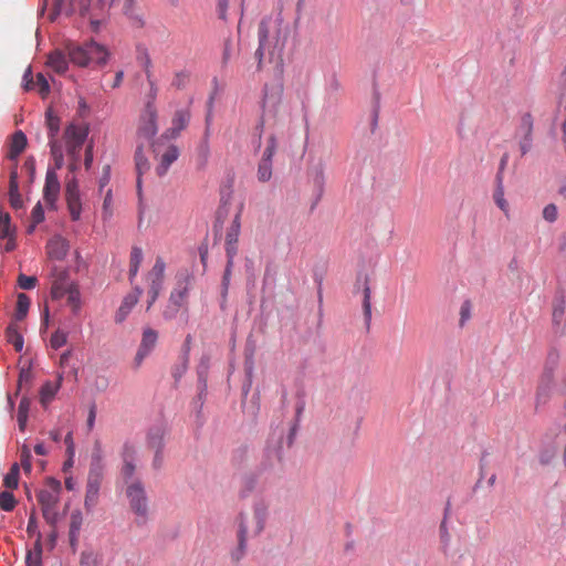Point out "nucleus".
Here are the masks:
<instances>
[{"instance_id":"18","label":"nucleus","mask_w":566,"mask_h":566,"mask_svg":"<svg viewBox=\"0 0 566 566\" xmlns=\"http://www.w3.org/2000/svg\"><path fill=\"white\" fill-rule=\"evenodd\" d=\"M56 168L46 171L43 197L48 205L53 206L60 192V181L55 172Z\"/></svg>"},{"instance_id":"34","label":"nucleus","mask_w":566,"mask_h":566,"mask_svg":"<svg viewBox=\"0 0 566 566\" xmlns=\"http://www.w3.org/2000/svg\"><path fill=\"white\" fill-rule=\"evenodd\" d=\"M166 264L163 258L158 256L153 269L147 273V282H164Z\"/></svg>"},{"instance_id":"4","label":"nucleus","mask_w":566,"mask_h":566,"mask_svg":"<svg viewBox=\"0 0 566 566\" xmlns=\"http://www.w3.org/2000/svg\"><path fill=\"white\" fill-rule=\"evenodd\" d=\"M61 484L57 481L53 482V486L50 490H41L38 494V501L41 505L42 515L46 523L53 528L60 520L57 504L60 500Z\"/></svg>"},{"instance_id":"44","label":"nucleus","mask_w":566,"mask_h":566,"mask_svg":"<svg viewBox=\"0 0 566 566\" xmlns=\"http://www.w3.org/2000/svg\"><path fill=\"white\" fill-rule=\"evenodd\" d=\"M189 343H190V336H187L186 346H189ZM188 350H189V347H187V349L182 356L181 364L175 366L172 369V377L176 380H179L184 376V374L186 373V370L188 368Z\"/></svg>"},{"instance_id":"48","label":"nucleus","mask_w":566,"mask_h":566,"mask_svg":"<svg viewBox=\"0 0 566 566\" xmlns=\"http://www.w3.org/2000/svg\"><path fill=\"white\" fill-rule=\"evenodd\" d=\"M67 342V333L61 329L55 331L50 339L51 347L59 349Z\"/></svg>"},{"instance_id":"41","label":"nucleus","mask_w":566,"mask_h":566,"mask_svg":"<svg viewBox=\"0 0 566 566\" xmlns=\"http://www.w3.org/2000/svg\"><path fill=\"white\" fill-rule=\"evenodd\" d=\"M41 534H38V538L34 545V552H30L27 556V566H41Z\"/></svg>"},{"instance_id":"49","label":"nucleus","mask_w":566,"mask_h":566,"mask_svg":"<svg viewBox=\"0 0 566 566\" xmlns=\"http://www.w3.org/2000/svg\"><path fill=\"white\" fill-rule=\"evenodd\" d=\"M520 132L525 136H532L533 133V117L530 113H525L521 117Z\"/></svg>"},{"instance_id":"17","label":"nucleus","mask_w":566,"mask_h":566,"mask_svg":"<svg viewBox=\"0 0 566 566\" xmlns=\"http://www.w3.org/2000/svg\"><path fill=\"white\" fill-rule=\"evenodd\" d=\"M190 286V279L187 276L182 281H178L177 286L170 293L169 301L174 306L172 312L177 313L179 308L186 305L188 292Z\"/></svg>"},{"instance_id":"51","label":"nucleus","mask_w":566,"mask_h":566,"mask_svg":"<svg viewBox=\"0 0 566 566\" xmlns=\"http://www.w3.org/2000/svg\"><path fill=\"white\" fill-rule=\"evenodd\" d=\"M99 491L86 489L84 506L86 511H92L98 502Z\"/></svg>"},{"instance_id":"21","label":"nucleus","mask_w":566,"mask_h":566,"mask_svg":"<svg viewBox=\"0 0 566 566\" xmlns=\"http://www.w3.org/2000/svg\"><path fill=\"white\" fill-rule=\"evenodd\" d=\"M190 120V113L186 109L175 112L171 119V126L165 132L166 138H176L184 130Z\"/></svg>"},{"instance_id":"5","label":"nucleus","mask_w":566,"mask_h":566,"mask_svg":"<svg viewBox=\"0 0 566 566\" xmlns=\"http://www.w3.org/2000/svg\"><path fill=\"white\" fill-rule=\"evenodd\" d=\"M126 495L132 511L137 515V522L144 523L148 517V504L145 489L139 481L127 485Z\"/></svg>"},{"instance_id":"10","label":"nucleus","mask_w":566,"mask_h":566,"mask_svg":"<svg viewBox=\"0 0 566 566\" xmlns=\"http://www.w3.org/2000/svg\"><path fill=\"white\" fill-rule=\"evenodd\" d=\"M154 153L159 161L156 172L160 177L168 171L170 165L176 161L179 156V150L175 145H169L161 151L160 146L157 144L154 146Z\"/></svg>"},{"instance_id":"14","label":"nucleus","mask_w":566,"mask_h":566,"mask_svg":"<svg viewBox=\"0 0 566 566\" xmlns=\"http://www.w3.org/2000/svg\"><path fill=\"white\" fill-rule=\"evenodd\" d=\"M157 339L158 333L155 329L150 327L144 328L142 342L135 357L137 366H139L144 358L155 348Z\"/></svg>"},{"instance_id":"3","label":"nucleus","mask_w":566,"mask_h":566,"mask_svg":"<svg viewBox=\"0 0 566 566\" xmlns=\"http://www.w3.org/2000/svg\"><path fill=\"white\" fill-rule=\"evenodd\" d=\"M268 23L266 21L262 20L259 24V39L260 44L255 52V56L259 60L258 69L261 70L262 67V60L264 56V53H269L270 62L280 63L282 62V53L284 50V41H281L279 38L275 39V42L272 43L269 40L268 36Z\"/></svg>"},{"instance_id":"9","label":"nucleus","mask_w":566,"mask_h":566,"mask_svg":"<svg viewBox=\"0 0 566 566\" xmlns=\"http://www.w3.org/2000/svg\"><path fill=\"white\" fill-rule=\"evenodd\" d=\"M157 109L153 102H146L138 123V136L147 140L157 134Z\"/></svg>"},{"instance_id":"12","label":"nucleus","mask_w":566,"mask_h":566,"mask_svg":"<svg viewBox=\"0 0 566 566\" xmlns=\"http://www.w3.org/2000/svg\"><path fill=\"white\" fill-rule=\"evenodd\" d=\"M7 240L3 245L4 252H11L15 249V228L11 224V218L8 212L0 211V240Z\"/></svg>"},{"instance_id":"55","label":"nucleus","mask_w":566,"mask_h":566,"mask_svg":"<svg viewBox=\"0 0 566 566\" xmlns=\"http://www.w3.org/2000/svg\"><path fill=\"white\" fill-rule=\"evenodd\" d=\"M557 207L554 203H549L543 209V218L548 222H555L557 220Z\"/></svg>"},{"instance_id":"40","label":"nucleus","mask_w":566,"mask_h":566,"mask_svg":"<svg viewBox=\"0 0 566 566\" xmlns=\"http://www.w3.org/2000/svg\"><path fill=\"white\" fill-rule=\"evenodd\" d=\"M499 186L496 190L494 191L493 198L496 203V206L504 212L506 217L510 214V206L509 202L504 198V189L501 182V178L499 177Z\"/></svg>"},{"instance_id":"1","label":"nucleus","mask_w":566,"mask_h":566,"mask_svg":"<svg viewBox=\"0 0 566 566\" xmlns=\"http://www.w3.org/2000/svg\"><path fill=\"white\" fill-rule=\"evenodd\" d=\"M269 515V505L265 501L260 500L254 503L253 514L249 518L245 514L239 516L238 530V547L231 552V559L234 563L240 562L245 555L247 541L249 534L258 536L265 527V522Z\"/></svg>"},{"instance_id":"45","label":"nucleus","mask_w":566,"mask_h":566,"mask_svg":"<svg viewBox=\"0 0 566 566\" xmlns=\"http://www.w3.org/2000/svg\"><path fill=\"white\" fill-rule=\"evenodd\" d=\"M80 566H102V557L92 551L82 552Z\"/></svg>"},{"instance_id":"13","label":"nucleus","mask_w":566,"mask_h":566,"mask_svg":"<svg viewBox=\"0 0 566 566\" xmlns=\"http://www.w3.org/2000/svg\"><path fill=\"white\" fill-rule=\"evenodd\" d=\"M262 472L282 470V447L281 444L268 447L264 451L263 460L260 463Z\"/></svg>"},{"instance_id":"58","label":"nucleus","mask_w":566,"mask_h":566,"mask_svg":"<svg viewBox=\"0 0 566 566\" xmlns=\"http://www.w3.org/2000/svg\"><path fill=\"white\" fill-rule=\"evenodd\" d=\"M139 60H140L142 65L144 66L147 80H150V77L153 76L151 70H150V67H151V60H150L148 53L144 52L142 54V56L139 57Z\"/></svg>"},{"instance_id":"42","label":"nucleus","mask_w":566,"mask_h":566,"mask_svg":"<svg viewBox=\"0 0 566 566\" xmlns=\"http://www.w3.org/2000/svg\"><path fill=\"white\" fill-rule=\"evenodd\" d=\"M72 12V4L66 0H53V10L50 13V20L54 21L57 15L65 13L70 14Z\"/></svg>"},{"instance_id":"24","label":"nucleus","mask_w":566,"mask_h":566,"mask_svg":"<svg viewBox=\"0 0 566 566\" xmlns=\"http://www.w3.org/2000/svg\"><path fill=\"white\" fill-rule=\"evenodd\" d=\"M9 202L11 208L19 210L23 207V200L19 192L18 171L13 169L9 179Z\"/></svg>"},{"instance_id":"37","label":"nucleus","mask_w":566,"mask_h":566,"mask_svg":"<svg viewBox=\"0 0 566 566\" xmlns=\"http://www.w3.org/2000/svg\"><path fill=\"white\" fill-rule=\"evenodd\" d=\"M83 523L82 513L80 511H74L71 514V521H70V541L71 543H74L77 541L78 533L81 531Z\"/></svg>"},{"instance_id":"32","label":"nucleus","mask_w":566,"mask_h":566,"mask_svg":"<svg viewBox=\"0 0 566 566\" xmlns=\"http://www.w3.org/2000/svg\"><path fill=\"white\" fill-rule=\"evenodd\" d=\"M30 304H31V302L27 294H24V293L18 294L17 306H15V312H14V316H13L15 322L23 321L27 317L29 308H30Z\"/></svg>"},{"instance_id":"29","label":"nucleus","mask_w":566,"mask_h":566,"mask_svg":"<svg viewBox=\"0 0 566 566\" xmlns=\"http://www.w3.org/2000/svg\"><path fill=\"white\" fill-rule=\"evenodd\" d=\"M102 479H103V467L98 459L96 462L92 463V467L90 469L88 476H87L86 489L99 491Z\"/></svg>"},{"instance_id":"63","label":"nucleus","mask_w":566,"mask_h":566,"mask_svg":"<svg viewBox=\"0 0 566 566\" xmlns=\"http://www.w3.org/2000/svg\"><path fill=\"white\" fill-rule=\"evenodd\" d=\"M64 443L66 444L67 453L70 457L74 455V442H73V434L72 432H67V434L64 438Z\"/></svg>"},{"instance_id":"61","label":"nucleus","mask_w":566,"mask_h":566,"mask_svg":"<svg viewBox=\"0 0 566 566\" xmlns=\"http://www.w3.org/2000/svg\"><path fill=\"white\" fill-rule=\"evenodd\" d=\"M229 7V0H218V13L220 19L227 18V11Z\"/></svg>"},{"instance_id":"36","label":"nucleus","mask_w":566,"mask_h":566,"mask_svg":"<svg viewBox=\"0 0 566 566\" xmlns=\"http://www.w3.org/2000/svg\"><path fill=\"white\" fill-rule=\"evenodd\" d=\"M135 165H136V170L138 174L137 186H138V188H140V184H142L140 176L144 172L149 170V163H148L147 158L145 157V155L143 153V148L140 146L137 147L136 153H135Z\"/></svg>"},{"instance_id":"60","label":"nucleus","mask_w":566,"mask_h":566,"mask_svg":"<svg viewBox=\"0 0 566 566\" xmlns=\"http://www.w3.org/2000/svg\"><path fill=\"white\" fill-rule=\"evenodd\" d=\"M532 147V136L523 135L522 140L520 142V149L522 155H525L530 151Z\"/></svg>"},{"instance_id":"62","label":"nucleus","mask_w":566,"mask_h":566,"mask_svg":"<svg viewBox=\"0 0 566 566\" xmlns=\"http://www.w3.org/2000/svg\"><path fill=\"white\" fill-rule=\"evenodd\" d=\"M148 83L150 86V91H149V94L147 95V98H148L147 102H153V105H155V99L157 96L158 87L156 86V84L151 77H150V80H148Z\"/></svg>"},{"instance_id":"19","label":"nucleus","mask_w":566,"mask_h":566,"mask_svg":"<svg viewBox=\"0 0 566 566\" xmlns=\"http://www.w3.org/2000/svg\"><path fill=\"white\" fill-rule=\"evenodd\" d=\"M70 244L66 239L55 235L46 243V254L53 260H63L69 252Z\"/></svg>"},{"instance_id":"47","label":"nucleus","mask_w":566,"mask_h":566,"mask_svg":"<svg viewBox=\"0 0 566 566\" xmlns=\"http://www.w3.org/2000/svg\"><path fill=\"white\" fill-rule=\"evenodd\" d=\"M147 283L149 286V290H148L149 300H148V304H147V311H149L150 307L153 306V304L158 298V295L163 289L164 282H147Z\"/></svg>"},{"instance_id":"15","label":"nucleus","mask_w":566,"mask_h":566,"mask_svg":"<svg viewBox=\"0 0 566 566\" xmlns=\"http://www.w3.org/2000/svg\"><path fill=\"white\" fill-rule=\"evenodd\" d=\"M142 294L143 290L139 286H135L134 290L124 297L114 317L116 323L119 324L126 319L133 307L138 303Z\"/></svg>"},{"instance_id":"31","label":"nucleus","mask_w":566,"mask_h":566,"mask_svg":"<svg viewBox=\"0 0 566 566\" xmlns=\"http://www.w3.org/2000/svg\"><path fill=\"white\" fill-rule=\"evenodd\" d=\"M6 337L8 343L13 345L15 352L20 353L23 349V337L15 322L8 325L6 329Z\"/></svg>"},{"instance_id":"38","label":"nucleus","mask_w":566,"mask_h":566,"mask_svg":"<svg viewBox=\"0 0 566 566\" xmlns=\"http://www.w3.org/2000/svg\"><path fill=\"white\" fill-rule=\"evenodd\" d=\"M67 209L73 221H77L81 218L82 203L80 196L65 197Z\"/></svg>"},{"instance_id":"27","label":"nucleus","mask_w":566,"mask_h":566,"mask_svg":"<svg viewBox=\"0 0 566 566\" xmlns=\"http://www.w3.org/2000/svg\"><path fill=\"white\" fill-rule=\"evenodd\" d=\"M135 449L130 444H125L123 450L124 465L122 468V475L127 481L133 478L135 473V465L133 463Z\"/></svg>"},{"instance_id":"8","label":"nucleus","mask_w":566,"mask_h":566,"mask_svg":"<svg viewBox=\"0 0 566 566\" xmlns=\"http://www.w3.org/2000/svg\"><path fill=\"white\" fill-rule=\"evenodd\" d=\"M558 361V355L556 353H549L547 357L546 366L541 375L537 386V400L545 402L549 397V394L554 387V370Z\"/></svg>"},{"instance_id":"30","label":"nucleus","mask_w":566,"mask_h":566,"mask_svg":"<svg viewBox=\"0 0 566 566\" xmlns=\"http://www.w3.org/2000/svg\"><path fill=\"white\" fill-rule=\"evenodd\" d=\"M27 146V136L22 130H18L12 135L10 150L8 157L15 159Z\"/></svg>"},{"instance_id":"57","label":"nucleus","mask_w":566,"mask_h":566,"mask_svg":"<svg viewBox=\"0 0 566 566\" xmlns=\"http://www.w3.org/2000/svg\"><path fill=\"white\" fill-rule=\"evenodd\" d=\"M80 196L78 185L75 178L66 182L65 197Z\"/></svg>"},{"instance_id":"16","label":"nucleus","mask_w":566,"mask_h":566,"mask_svg":"<svg viewBox=\"0 0 566 566\" xmlns=\"http://www.w3.org/2000/svg\"><path fill=\"white\" fill-rule=\"evenodd\" d=\"M118 0H96L92 9L88 8V12L85 15H90L91 24L95 31L107 15L109 9Z\"/></svg>"},{"instance_id":"46","label":"nucleus","mask_w":566,"mask_h":566,"mask_svg":"<svg viewBox=\"0 0 566 566\" xmlns=\"http://www.w3.org/2000/svg\"><path fill=\"white\" fill-rule=\"evenodd\" d=\"M17 505V500L10 491L0 492V509L6 512H11Z\"/></svg>"},{"instance_id":"33","label":"nucleus","mask_w":566,"mask_h":566,"mask_svg":"<svg viewBox=\"0 0 566 566\" xmlns=\"http://www.w3.org/2000/svg\"><path fill=\"white\" fill-rule=\"evenodd\" d=\"M143 262V250L139 247H133L129 259V281L136 277L139 266Z\"/></svg>"},{"instance_id":"20","label":"nucleus","mask_w":566,"mask_h":566,"mask_svg":"<svg viewBox=\"0 0 566 566\" xmlns=\"http://www.w3.org/2000/svg\"><path fill=\"white\" fill-rule=\"evenodd\" d=\"M23 81H24L25 91H31V90L38 88V92L42 97H45L50 93L49 82L42 73H39L36 75L35 82L32 80L31 67H28L25 70L24 75H23Z\"/></svg>"},{"instance_id":"25","label":"nucleus","mask_w":566,"mask_h":566,"mask_svg":"<svg viewBox=\"0 0 566 566\" xmlns=\"http://www.w3.org/2000/svg\"><path fill=\"white\" fill-rule=\"evenodd\" d=\"M62 380L63 374L61 373L57 375L55 382L48 381L41 387L40 401L43 406L50 403L51 400L54 398V396L56 395L57 390L62 385Z\"/></svg>"},{"instance_id":"35","label":"nucleus","mask_w":566,"mask_h":566,"mask_svg":"<svg viewBox=\"0 0 566 566\" xmlns=\"http://www.w3.org/2000/svg\"><path fill=\"white\" fill-rule=\"evenodd\" d=\"M363 310H364L365 322H366L367 326H369L370 319H371V290L368 284V279H365V281H364Z\"/></svg>"},{"instance_id":"54","label":"nucleus","mask_w":566,"mask_h":566,"mask_svg":"<svg viewBox=\"0 0 566 566\" xmlns=\"http://www.w3.org/2000/svg\"><path fill=\"white\" fill-rule=\"evenodd\" d=\"M67 302L73 306V310L76 311L80 307V292L74 285H70L67 291Z\"/></svg>"},{"instance_id":"59","label":"nucleus","mask_w":566,"mask_h":566,"mask_svg":"<svg viewBox=\"0 0 566 566\" xmlns=\"http://www.w3.org/2000/svg\"><path fill=\"white\" fill-rule=\"evenodd\" d=\"M23 168L29 174L30 181H33L34 175H35V160L33 157H29L25 159L23 164Z\"/></svg>"},{"instance_id":"23","label":"nucleus","mask_w":566,"mask_h":566,"mask_svg":"<svg viewBox=\"0 0 566 566\" xmlns=\"http://www.w3.org/2000/svg\"><path fill=\"white\" fill-rule=\"evenodd\" d=\"M53 282L51 286V295L53 298H61L66 294L71 284H67V272L64 270H53Z\"/></svg>"},{"instance_id":"39","label":"nucleus","mask_w":566,"mask_h":566,"mask_svg":"<svg viewBox=\"0 0 566 566\" xmlns=\"http://www.w3.org/2000/svg\"><path fill=\"white\" fill-rule=\"evenodd\" d=\"M20 468L18 463H13L3 479V485L8 489H17L19 484Z\"/></svg>"},{"instance_id":"28","label":"nucleus","mask_w":566,"mask_h":566,"mask_svg":"<svg viewBox=\"0 0 566 566\" xmlns=\"http://www.w3.org/2000/svg\"><path fill=\"white\" fill-rule=\"evenodd\" d=\"M90 54H88V63H96L98 65H104L107 62L108 59V51L105 46L96 43V42H90Z\"/></svg>"},{"instance_id":"2","label":"nucleus","mask_w":566,"mask_h":566,"mask_svg":"<svg viewBox=\"0 0 566 566\" xmlns=\"http://www.w3.org/2000/svg\"><path fill=\"white\" fill-rule=\"evenodd\" d=\"M87 135L88 128L85 125L70 124L64 130L63 142L71 172H75L80 167L81 151Z\"/></svg>"},{"instance_id":"56","label":"nucleus","mask_w":566,"mask_h":566,"mask_svg":"<svg viewBox=\"0 0 566 566\" xmlns=\"http://www.w3.org/2000/svg\"><path fill=\"white\" fill-rule=\"evenodd\" d=\"M31 220L34 221V223H41L44 220V211L40 202L33 207Z\"/></svg>"},{"instance_id":"26","label":"nucleus","mask_w":566,"mask_h":566,"mask_svg":"<svg viewBox=\"0 0 566 566\" xmlns=\"http://www.w3.org/2000/svg\"><path fill=\"white\" fill-rule=\"evenodd\" d=\"M46 64L57 74L65 73L69 67L66 55L60 50H55L49 54Z\"/></svg>"},{"instance_id":"52","label":"nucleus","mask_w":566,"mask_h":566,"mask_svg":"<svg viewBox=\"0 0 566 566\" xmlns=\"http://www.w3.org/2000/svg\"><path fill=\"white\" fill-rule=\"evenodd\" d=\"M20 458H21V465H22L23 470L25 472H30L32 469V463H31L32 455H31V450L28 446H25V444L22 446Z\"/></svg>"},{"instance_id":"64","label":"nucleus","mask_w":566,"mask_h":566,"mask_svg":"<svg viewBox=\"0 0 566 566\" xmlns=\"http://www.w3.org/2000/svg\"><path fill=\"white\" fill-rule=\"evenodd\" d=\"M109 171H111L109 166L104 167L103 176L101 177V180H99L101 190L109 182V178H111Z\"/></svg>"},{"instance_id":"6","label":"nucleus","mask_w":566,"mask_h":566,"mask_svg":"<svg viewBox=\"0 0 566 566\" xmlns=\"http://www.w3.org/2000/svg\"><path fill=\"white\" fill-rule=\"evenodd\" d=\"M277 150V139L274 135L269 136L266 146L258 164L256 178L260 182H269L273 176V157Z\"/></svg>"},{"instance_id":"11","label":"nucleus","mask_w":566,"mask_h":566,"mask_svg":"<svg viewBox=\"0 0 566 566\" xmlns=\"http://www.w3.org/2000/svg\"><path fill=\"white\" fill-rule=\"evenodd\" d=\"M240 229H241V221H240V213H238L232 222L231 226L227 230L226 234V252L227 256L229 259L230 265H233V259L238 252V241L240 235Z\"/></svg>"},{"instance_id":"53","label":"nucleus","mask_w":566,"mask_h":566,"mask_svg":"<svg viewBox=\"0 0 566 566\" xmlns=\"http://www.w3.org/2000/svg\"><path fill=\"white\" fill-rule=\"evenodd\" d=\"M36 283L38 279L35 276H28L25 274L18 276V285L22 290H32L35 287Z\"/></svg>"},{"instance_id":"43","label":"nucleus","mask_w":566,"mask_h":566,"mask_svg":"<svg viewBox=\"0 0 566 566\" xmlns=\"http://www.w3.org/2000/svg\"><path fill=\"white\" fill-rule=\"evenodd\" d=\"M30 408V401L27 398H22L18 408V424L19 429L23 431L28 421V413Z\"/></svg>"},{"instance_id":"22","label":"nucleus","mask_w":566,"mask_h":566,"mask_svg":"<svg viewBox=\"0 0 566 566\" xmlns=\"http://www.w3.org/2000/svg\"><path fill=\"white\" fill-rule=\"evenodd\" d=\"M67 55L70 61L78 66H87L88 63V54H90V45L85 43L84 45H77L74 43H70L66 46Z\"/></svg>"},{"instance_id":"50","label":"nucleus","mask_w":566,"mask_h":566,"mask_svg":"<svg viewBox=\"0 0 566 566\" xmlns=\"http://www.w3.org/2000/svg\"><path fill=\"white\" fill-rule=\"evenodd\" d=\"M189 78H190V75L188 72L186 71H180V72H177L175 75H174V78H172V82H171V85L178 90H182L187 86V84L189 83Z\"/></svg>"},{"instance_id":"7","label":"nucleus","mask_w":566,"mask_h":566,"mask_svg":"<svg viewBox=\"0 0 566 566\" xmlns=\"http://www.w3.org/2000/svg\"><path fill=\"white\" fill-rule=\"evenodd\" d=\"M46 125L49 128V144L51 148V156L54 160L55 168L61 169L64 165L63 146L56 139L60 129V118L53 114L52 111L46 112Z\"/></svg>"}]
</instances>
